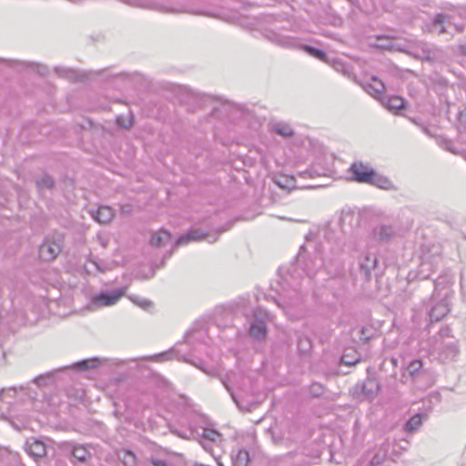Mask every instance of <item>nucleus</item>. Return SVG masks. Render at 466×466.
Segmentation results:
<instances>
[{"mask_svg":"<svg viewBox=\"0 0 466 466\" xmlns=\"http://www.w3.org/2000/svg\"><path fill=\"white\" fill-rule=\"evenodd\" d=\"M380 390V383L376 379L368 378L357 383L351 390L352 396L359 400H372Z\"/></svg>","mask_w":466,"mask_h":466,"instance_id":"1","label":"nucleus"},{"mask_svg":"<svg viewBox=\"0 0 466 466\" xmlns=\"http://www.w3.org/2000/svg\"><path fill=\"white\" fill-rule=\"evenodd\" d=\"M268 319V314L266 310L258 308L253 312V319L249 327V335L254 339L260 340L267 335L266 321Z\"/></svg>","mask_w":466,"mask_h":466,"instance_id":"2","label":"nucleus"},{"mask_svg":"<svg viewBox=\"0 0 466 466\" xmlns=\"http://www.w3.org/2000/svg\"><path fill=\"white\" fill-rule=\"evenodd\" d=\"M63 239L61 236L47 238L39 247V258L44 261L55 259L62 249Z\"/></svg>","mask_w":466,"mask_h":466,"instance_id":"3","label":"nucleus"},{"mask_svg":"<svg viewBox=\"0 0 466 466\" xmlns=\"http://www.w3.org/2000/svg\"><path fill=\"white\" fill-rule=\"evenodd\" d=\"M351 178L358 183L369 184L374 176L375 169L372 168L369 163L362 161H354L350 167Z\"/></svg>","mask_w":466,"mask_h":466,"instance_id":"4","label":"nucleus"},{"mask_svg":"<svg viewBox=\"0 0 466 466\" xmlns=\"http://www.w3.org/2000/svg\"><path fill=\"white\" fill-rule=\"evenodd\" d=\"M59 448L66 455H70L80 462H86L90 458L89 451L82 444L64 441Z\"/></svg>","mask_w":466,"mask_h":466,"instance_id":"5","label":"nucleus"},{"mask_svg":"<svg viewBox=\"0 0 466 466\" xmlns=\"http://www.w3.org/2000/svg\"><path fill=\"white\" fill-rule=\"evenodd\" d=\"M438 337L441 339L440 350H445L447 357H454L458 354V349L453 340L451 328H441L438 333Z\"/></svg>","mask_w":466,"mask_h":466,"instance_id":"6","label":"nucleus"},{"mask_svg":"<svg viewBox=\"0 0 466 466\" xmlns=\"http://www.w3.org/2000/svg\"><path fill=\"white\" fill-rule=\"evenodd\" d=\"M216 235H209L201 229H193L188 231L187 234L180 236L176 241V246L186 245L191 241L207 240L209 243H213L217 240Z\"/></svg>","mask_w":466,"mask_h":466,"instance_id":"7","label":"nucleus"},{"mask_svg":"<svg viewBox=\"0 0 466 466\" xmlns=\"http://www.w3.org/2000/svg\"><path fill=\"white\" fill-rule=\"evenodd\" d=\"M450 306L447 299H441L438 301L434 298L431 299V306L429 311L431 322L441 320L450 312Z\"/></svg>","mask_w":466,"mask_h":466,"instance_id":"8","label":"nucleus"},{"mask_svg":"<svg viewBox=\"0 0 466 466\" xmlns=\"http://www.w3.org/2000/svg\"><path fill=\"white\" fill-rule=\"evenodd\" d=\"M126 289H119L112 292H102L92 299V303L96 307L111 306L124 295Z\"/></svg>","mask_w":466,"mask_h":466,"instance_id":"9","label":"nucleus"},{"mask_svg":"<svg viewBox=\"0 0 466 466\" xmlns=\"http://www.w3.org/2000/svg\"><path fill=\"white\" fill-rule=\"evenodd\" d=\"M377 265L378 258L375 254L368 253L360 258V273L365 280L370 279L372 271L376 268Z\"/></svg>","mask_w":466,"mask_h":466,"instance_id":"10","label":"nucleus"},{"mask_svg":"<svg viewBox=\"0 0 466 466\" xmlns=\"http://www.w3.org/2000/svg\"><path fill=\"white\" fill-rule=\"evenodd\" d=\"M365 91L375 98L380 99L385 91L384 83L377 76H372L370 81L363 85Z\"/></svg>","mask_w":466,"mask_h":466,"instance_id":"11","label":"nucleus"},{"mask_svg":"<svg viewBox=\"0 0 466 466\" xmlns=\"http://www.w3.org/2000/svg\"><path fill=\"white\" fill-rule=\"evenodd\" d=\"M25 451L35 459L45 456L46 452V444L36 439H31L26 441Z\"/></svg>","mask_w":466,"mask_h":466,"instance_id":"12","label":"nucleus"},{"mask_svg":"<svg viewBox=\"0 0 466 466\" xmlns=\"http://www.w3.org/2000/svg\"><path fill=\"white\" fill-rule=\"evenodd\" d=\"M91 217L100 224L109 223L114 218V210L107 206H101L90 212Z\"/></svg>","mask_w":466,"mask_h":466,"instance_id":"13","label":"nucleus"},{"mask_svg":"<svg viewBox=\"0 0 466 466\" xmlns=\"http://www.w3.org/2000/svg\"><path fill=\"white\" fill-rule=\"evenodd\" d=\"M369 185L377 187L384 190L396 189L394 184L388 177L377 173L376 170L374 171V176H372L371 181H370Z\"/></svg>","mask_w":466,"mask_h":466,"instance_id":"14","label":"nucleus"},{"mask_svg":"<svg viewBox=\"0 0 466 466\" xmlns=\"http://www.w3.org/2000/svg\"><path fill=\"white\" fill-rule=\"evenodd\" d=\"M395 236L391 226L381 225L374 229V237L381 242H389Z\"/></svg>","mask_w":466,"mask_h":466,"instance_id":"15","label":"nucleus"},{"mask_svg":"<svg viewBox=\"0 0 466 466\" xmlns=\"http://www.w3.org/2000/svg\"><path fill=\"white\" fill-rule=\"evenodd\" d=\"M56 72L72 81H84L86 78V74H82L76 70L70 68L56 67Z\"/></svg>","mask_w":466,"mask_h":466,"instance_id":"16","label":"nucleus"},{"mask_svg":"<svg viewBox=\"0 0 466 466\" xmlns=\"http://www.w3.org/2000/svg\"><path fill=\"white\" fill-rule=\"evenodd\" d=\"M408 373L415 380L422 375L423 362L420 359H414L410 360L407 365Z\"/></svg>","mask_w":466,"mask_h":466,"instance_id":"17","label":"nucleus"},{"mask_svg":"<svg viewBox=\"0 0 466 466\" xmlns=\"http://www.w3.org/2000/svg\"><path fill=\"white\" fill-rule=\"evenodd\" d=\"M171 239V235L168 231L161 229L154 233L151 237V245L155 247H160Z\"/></svg>","mask_w":466,"mask_h":466,"instance_id":"18","label":"nucleus"},{"mask_svg":"<svg viewBox=\"0 0 466 466\" xmlns=\"http://www.w3.org/2000/svg\"><path fill=\"white\" fill-rule=\"evenodd\" d=\"M234 466H247L249 461V453L245 449H240L236 454H231Z\"/></svg>","mask_w":466,"mask_h":466,"instance_id":"19","label":"nucleus"},{"mask_svg":"<svg viewBox=\"0 0 466 466\" xmlns=\"http://www.w3.org/2000/svg\"><path fill=\"white\" fill-rule=\"evenodd\" d=\"M271 130L283 137H290L294 131L289 125L283 122L275 123L271 126Z\"/></svg>","mask_w":466,"mask_h":466,"instance_id":"20","label":"nucleus"},{"mask_svg":"<svg viewBox=\"0 0 466 466\" xmlns=\"http://www.w3.org/2000/svg\"><path fill=\"white\" fill-rule=\"evenodd\" d=\"M384 105L390 111L398 112L404 107L405 103L403 98L394 96L388 97Z\"/></svg>","mask_w":466,"mask_h":466,"instance_id":"21","label":"nucleus"},{"mask_svg":"<svg viewBox=\"0 0 466 466\" xmlns=\"http://www.w3.org/2000/svg\"><path fill=\"white\" fill-rule=\"evenodd\" d=\"M269 39L272 42H274L277 45L283 46V47H294L295 46V41L292 38L277 34V33H271Z\"/></svg>","mask_w":466,"mask_h":466,"instance_id":"22","label":"nucleus"},{"mask_svg":"<svg viewBox=\"0 0 466 466\" xmlns=\"http://www.w3.org/2000/svg\"><path fill=\"white\" fill-rule=\"evenodd\" d=\"M118 459L122 461L125 466H136L137 456L129 450H122L117 453Z\"/></svg>","mask_w":466,"mask_h":466,"instance_id":"23","label":"nucleus"},{"mask_svg":"<svg viewBox=\"0 0 466 466\" xmlns=\"http://www.w3.org/2000/svg\"><path fill=\"white\" fill-rule=\"evenodd\" d=\"M200 440L211 441V442L214 443H220L222 441V436L218 431L211 429H204Z\"/></svg>","mask_w":466,"mask_h":466,"instance_id":"24","label":"nucleus"},{"mask_svg":"<svg viewBox=\"0 0 466 466\" xmlns=\"http://www.w3.org/2000/svg\"><path fill=\"white\" fill-rule=\"evenodd\" d=\"M99 364L98 359H89V360H84L78 362H76L73 364L72 368L80 370H86L89 369H94L97 367Z\"/></svg>","mask_w":466,"mask_h":466,"instance_id":"25","label":"nucleus"},{"mask_svg":"<svg viewBox=\"0 0 466 466\" xmlns=\"http://www.w3.org/2000/svg\"><path fill=\"white\" fill-rule=\"evenodd\" d=\"M422 423L421 415L417 413L412 416L405 424V431L408 432L416 431Z\"/></svg>","mask_w":466,"mask_h":466,"instance_id":"26","label":"nucleus"},{"mask_svg":"<svg viewBox=\"0 0 466 466\" xmlns=\"http://www.w3.org/2000/svg\"><path fill=\"white\" fill-rule=\"evenodd\" d=\"M311 340L307 336H299L298 339V349L303 355L308 354L311 350Z\"/></svg>","mask_w":466,"mask_h":466,"instance_id":"27","label":"nucleus"},{"mask_svg":"<svg viewBox=\"0 0 466 466\" xmlns=\"http://www.w3.org/2000/svg\"><path fill=\"white\" fill-rule=\"evenodd\" d=\"M36 186L39 189H51L54 187V179L48 175H43L36 179Z\"/></svg>","mask_w":466,"mask_h":466,"instance_id":"28","label":"nucleus"},{"mask_svg":"<svg viewBox=\"0 0 466 466\" xmlns=\"http://www.w3.org/2000/svg\"><path fill=\"white\" fill-rule=\"evenodd\" d=\"M300 48L302 50H304L305 52H307L309 55H310L319 60L324 61L326 59V54L320 49L315 48V47L308 46V45H303L300 46Z\"/></svg>","mask_w":466,"mask_h":466,"instance_id":"29","label":"nucleus"},{"mask_svg":"<svg viewBox=\"0 0 466 466\" xmlns=\"http://www.w3.org/2000/svg\"><path fill=\"white\" fill-rule=\"evenodd\" d=\"M446 16L439 14L435 16L433 20V27L434 30L438 32V34H443L446 32V28L444 26V23L446 22Z\"/></svg>","mask_w":466,"mask_h":466,"instance_id":"30","label":"nucleus"},{"mask_svg":"<svg viewBox=\"0 0 466 466\" xmlns=\"http://www.w3.org/2000/svg\"><path fill=\"white\" fill-rule=\"evenodd\" d=\"M387 457V451L380 450L376 452L370 461V466L381 465Z\"/></svg>","mask_w":466,"mask_h":466,"instance_id":"31","label":"nucleus"},{"mask_svg":"<svg viewBox=\"0 0 466 466\" xmlns=\"http://www.w3.org/2000/svg\"><path fill=\"white\" fill-rule=\"evenodd\" d=\"M56 372V371H53L46 374L39 375L34 379V382L39 387L46 386L47 380L53 379Z\"/></svg>","mask_w":466,"mask_h":466,"instance_id":"32","label":"nucleus"},{"mask_svg":"<svg viewBox=\"0 0 466 466\" xmlns=\"http://www.w3.org/2000/svg\"><path fill=\"white\" fill-rule=\"evenodd\" d=\"M129 299L135 303L137 304V306H139L140 308L144 309H147L148 308L151 307L152 305V302L146 299H142L140 297H137V296H130Z\"/></svg>","mask_w":466,"mask_h":466,"instance_id":"33","label":"nucleus"},{"mask_svg":"<svg viewBox=\"0 0 466 466\" xmlns=\"http://www.w3.org/2000/svg\"><path fill=\"white\" fill-rule=\"evenodd\" d=\"M324 391H325L324 386L318 382L312 383L309 387V393L313 397H319V396L323 395Z\"/></svg>","mask_w":466,"mask_h":466,"instance_id":"34","label":"nucleus"},{"mask_svg":"<svg viewBox=\"0 0 466 466\" xmlns=\"http://www.w3.org/2000/svg\"><path fill=\"white\" fill-rule=\"evenodd\" d=\"M173 354H174V351L173 350H169V351H165V352H162V353H159V354H156V355L150 357V359L152 360H155V361L162 362V361H166V360H171Z\"/></svg>","mask_w":466,"mask_h":466,"instance_id":"35","label":"nucleus"},{"mask_svg":"<svg viewBox=\"0 0 466 466\" xmlns=\"http://www.w3.org/2000/svg\"><path fill=\"white\" fill-rule=\"evenodd\" d=\"M360 356L353 358V357H350L349 354H344L341 357V362L347 366H353L356 363H358L360 361Z\"/></svg>","mask_w":466,"mask_h":466,"instance_id":"36","label":"nucleus"},{"mask_svg":"<svg viewBox=\"0 0 466 466\" xmlns=\"http://www.w3.org/2000/svg\"><path fill=\"white\" fill-rule=\"evenodd\" d=\"M116 123L118 126H120L122 127L129 128L132 126L133 121H132V117L126 119L124 116H119L116 117Z\"/></svg>","mask_w":466,"mask_h":466,"instance_id":"37","label":"nucleus"},{"mask_svg":"<svg viewBox=\"0 0 466 466\" xmlns=\"http://www.w3.org/2000/svg\"><path fill=\"white\" fill-rule=\"evenodd\" d=\"M199 442H200L201 446L203 447V449L210 454H213L214 446L219 444V443L211 442V441H203V440H199Z\"/></svg>","mask_w":466,"mask_h":466,"instance_id":"38","label":"nucleus"},{"mask_svg":"<svg viewBox=\"0 0 466 466\" xmlns=\"http://www.w3.org/2000/svg\"><path fill=\"white\" fill-rule=\"evenodd\" d=\"M150 462L154 466H168L167 462L165 460L152 458L150 460Z\"/></svg>","mask_w":466,"mask_h":466,"instance_id":"39","label":"nucleus"},{"mask_svg":"<svg viewBox=\"0 0 466 466\" xmlns=\"http://www.w3.org/2000/svg\"><path fill=\"white\" fill-rule=\"evenodd\" d=\"M33 66L35 67V70L41 76H45L47 73V68L45 66L33 65Z\"/></svg>","mask_w":466,"mask_h":466,"instance_id":"40","label":"nucleus"},{"mask_svg":"<svg viewBox=\"0 0 466 466\" xmlns=\"http://www.w3.org/2000/svg\"><path fill=\"white\" fill-rule=\"evenodd\" d=\"M420 267H421L420 271H421V273H422L425 269H427L428 268H431V264H430L428 261H426V259H425V258H423V261H422V263H421V266H420Z\"/></svg>","mask_w":466,"mask_h":466,"instance_id":"41","label":"nucleus"},{"mask_svg":"<svg viewBox=\"0 0 466 466\" xmlns=\"http://www.w3.org/2000/svg\"><path fill=\"white\" fill-rule=\"evenodd\" d=\"M223 384H224V386L226 387V389L230 392L231 397H232V399L234 400V401H235L237 404H238V400H237V399H236L235 394L231 391V389L229 388V386L228 385V383H227L226 381H223Z\"/></svg>","mask_w":466,"mask_h":466,"instance_id":"42","label":"nucleus"},{"mask_svg":"<svg viewBox=\"0 0 466 466\" xmlns=\"http://www.w3.org/2000/svg\"><path fill=\"white\" fill-rule=\"evenodd\" d=\"M96 267V268L101 271V272H104L106 270L105 268H102L96 261H91Z\"/></svg>","mask_w":466,"mask_h":466,"instance_id":"43","label":"nucleus"},{"mask_svg":"<svg viewBox=\"0 0 466 466\" xmlns=\"http://www.w3.org/2000/svg\"><path fill=\"white\" fill-rule=\"evenodd\" d=\"M460 50L461 54L466 56V43L460 46Z\"/></svg>","mask_w":466,"mask_h":466,"instance_id":"44","label":"nucleus"},{"mask_svg":"<svg viewBox=\"0 0 466 466\" xmlns=\"http://www.w3.org/2000/svg\"><path fill=\"white\" fill-rule=\"evenodd\" d=\"M198 367H199V369H201L204 372H206L208 375H211L213 373V370H206L200 366H198Z\"/></svg>","mask_w":466,"mask_h":466,"instance_id":"45","label":"nucleus"},{"mask_svg":"<svg viewBox=\"0 0 466 466\" xmlns=\"http://www.w3.org/2000/svg\"><path fill=\"white\" fill-rule=\"evenodd\" d=\"M307 275L309 276V279L313 278V274L309 271H307Z\"/></svg>","mask_w":466,"mask_h":466,"instance_id":"46","label":"nucleus"},{"mask_svg":"<svg viewBox=\"0 0 466 466\" xmlns=\"http://www.w3.org/2000/svg\"><path fill=\"white\" fill-rule=\"evenodd\" d=\"M380 47H386V48H389L390 47V46H383V45H379Z\"/></svg>","mask_w":466,"mask_h":466,"instance_id":"47","label":"nucleus"},{"mask_svg":"<svg viewBox=\"0 0 466 466\" xmlns=\"http://www.w3.org/2000/svg\"><path fill=\"white\" fill-rule=\"evenodd\" d=\"M5 392V390H1V392H0V396H1L2 394H4Z\"/></svg>","mask_w":466,"mask_h":466,"instance_id":"48","label":"nucleus"},{"mask_svg":"<svg viewBox=\"0 0 466 466\" xmlns=\"http://www.w3.org/2000/svg\"><path fill=\"white\" fill-rule=\"evenodd\" d=\"M180 437L186 438L185 433L179 434Z\"/></svg>","mask_w":466,"mask_h":466,"instance_id":"49","label":"nucleus"},{"mask_svg":"<svg viewBox=\"0 0 466 466\" xmlns=\"http://www.w3.org/2000/svg\"><path fill=\"white\" fill-rule=\"evenodd\" d=\"M180 437L186 438L185 433L179 434Z\"/></svg>","mask_w":466,"mask_h":466,"instance_id":"50","label":"nucleus"}]
</instances>
